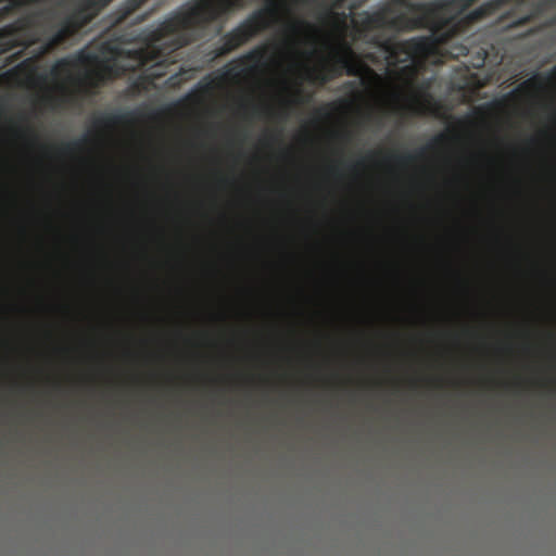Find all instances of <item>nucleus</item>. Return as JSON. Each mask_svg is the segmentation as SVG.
<instances>
[{
    "instance_id": "1",
    "label": "nucleus",
    "mask_w": 556,
    "mask_h": 556,
    "mask_svg": "<svg viewBox=\"0 0 556 556\" xmlns=\"http://www.w3.org/2000/svg\"><path fill=\"white\" fill-rule=\"evenodd\" d=\"M374 13H364L352 22L365 33H376L375 43L394 61H425L466 58L468 68L483 67L489 46L473 34V26L492 9L505 2H484L466 12L473 2H384Z\"/></svg>"
},
{
    "instance_id": "2",
    "label": "nucleus",
    "mask_w": 556,
    "mask_h": 556,
    "mask_svg": "<svg viewBox=\"0 0 556 556\" xmlns=\"http://www.w3.org/2000/svg\"><path fill=\"white\" fill-rule=\"evenodd\" d=\"M71 13L62 15L58 8L31 12L0 28V54L21 48L5 59L10 64L20 59L24 50L42 42L53 49L79 34L109 2H77Z\"/></svg>"
},
{
    "instance_id": "3",
    "label": "nucleus",
    "mask_w": 556,
    "mask_h": 556,
    "mask_svg": "<svg viewBox=\"0 0 556 556\" xmlns=\"http://www.w3.org/2000/svg\"><path fill=\"white\" fill-rule=\"evenodd\" d=\"M191 3L193 5L178 10L151 31L147 51H140L142 62H173L177 50L204 38L214 23L219 30L225 15L242 2Z\"/></svg>"
},
{
    "instance_id": "4",
    "label": "nucleus",
    "mask_w": 556,
    "mask_h": 556,
    "mask_svg": "<svg viewBox=\"0 0 556 556\" xmlns=\"http://www.w3.org/2000/svg\"><path fill=\"white\" fill-rule=\"evenodd\" d=\"M265 8L260 9L249 15L231 31L225 34L220 41L222 45L216 49V55L222 56L230 53L240 46L244 45L255 35L269 29L279 22L275 7L278 4H299L300 2H263ZM332 9L343 8L344 2H320Z\"/></svg>"
},
{
    "instance_id": "5",
    "label": "nucleus",
    "mask_w": 556,
    "mask_h": 556,
    "mask_svg": "<svg viewBox=\"0 0 556 556\" xmlns=\"http://www.w3.org/2000/svg\"><path fill=\"white\" fill-rule=\"evenodd\" d=\"M270 54V47L268 45L260 46L227 65L224 71V77L238 80L242 76L257 71L265 64L267 55Z\"/></svg>"
},
{
    "instance_id": "6",
    "label": "nucleus",
    "mask_w": 556,
    "mask_h": 556,
    "mask_svg": "<svg viewBox=\"0 0 556 556\" xmlns=\"http://www.w3.org/2000/svg\"><path fill=\"white\" fill-rule=\"evenodd\" d=\"M351 49H346V53H334L332 62L327 63L320 71L314 75V79L320 85H325L331 79L341 76L345 72L350 76L358 74L356 65L351 60Z\"/></svg>"
},
{
    "instance_id": "7",
    "label": "nucleus",
    "mask_w": 556,
    "mask_h": 556,
    "mask_svg": "<svg viewBox=\"0 0 556 556\" xmlns=\"http://www.w3.org/2000/svg\"><path fill=\"white\" fill-rule=\"evenodd\" d=\"M447 139H448V135L445 132H442V134H439L435 137H433L427 146L418 149L414 153H405V154L392 153L388 156V159L390 161L395 162L396 164H400V165H408V164L415 162L417 159L424 157L428 151L434 150V149L443 146L447 141Z\"/></svg>"
},
{
    "instance_id": "8",
    "label": "nucleus",
    "mask_w": 556,
    "mask_h": 556,
    "mask_svg": "<svg viewBox=\"0 0 556 556\" xmlns=\"http://www.w3.org/2000/svg\"><path fill=\"white\" fill-rule=\"evenodd\" d=\"M134 118L132 112L127 113H105L100 114L92 119V127L96 129L112 128L121 124H126Z\"/></svg>"
},
{
    "instance_id": "9",
    "label": "nucleus",
    "mask_w": 556,
    "mask_h": 556,
    "mask_svg": "<svg viewBox=\"0 0 556 556\" xmlns=\"http://www.w3.org/2000/svg\"><path fill=\"white\" fill-rule=\"evenodd\" d=\"M87 141L88 137L84 136L80 139L62 143L60 147H58V151L63 155L73 154L80 150L87 143Z\"/></svg>"
},
{
    "instance_id": "10",
    "label": "nucleus",
    "mask_w": 556,
    "mask_h": 556,
    "mask_svg": "<svg viewBox=\"0 0 556 556\" xmlns=\"http://www.w3.org/2000/svg\"><path fill=\"white\" fill-rule=\"evenodd\" d=\"M29 2H0V23L9 18L11 15L16 14L22 4Z\"/></svg>"
},
{
    "instance_id": "11",
    "label": "nucleus",
    "mask_w": 556,
    "mask_h": 556,
    "mask_svg": "<svg viewBox=\"0 0 556 556\" xmlns=\"http://www.w3.org/2000/svg\"><path fill=\"white\" fill-rule=\"evenodd\" d=\"M71 62L67 59L59 60L51 68V75L54 78H60L70 73Z\"/></svg>"
},
{
    "instance_id": "12",
    "label": "nucleus",
    "mask_w": 556,
    "mask_h": 556,
    "mask_svg": "<svg viewBox=\"0 0 556 556\" xmlns=\"http://www.w3.org/2000/svg\"><path fill=\"white\" fill-rule=\"evenodd\" d=\"M280 137H281L280 131L266 132L262 139V143L264 146H270L273 143H277L280 141Z\"/></svg>"
},
{
    "instance_id": "13",
    "label": "nucleus",
    "mask_w": 556,
    "mask_h": 556,
    "mask_svg": "<svg viewBox=\"0 0 556 556\" xmlns=\"http://www.w3.org/2000/svg\"><path fill=\"white\" fill-rule=\"evenodd\" d=\"M16 134L20 137H28L33 143L38 142V136L29 127H18Z\"/></svg>"
},
{
    "instance_id": "14",
    "label": "nucleus",
    "mask_w": 556,
    "mask_h": 556,
    "mask_svg": "<svg viewBox=\"0 0 556 556\" xmlns=\"http://www.w3.org/2000/svg\"><path fill=\"white\" fill-rule=\"evenodd\" d=\"M29 62L30 60H24L22 61L20 64H17L16 66H14L13 68H11L8 73L12 76H16V75H20L21 73H23L26 67L29 65Z\"/></svg>"
},
{
    "instance_id": "15",
    "label": "nucleus",
    "mask_w": 556,
    "mask_h": 556,
    "mask_svg": "<svg viewBox=\"0 0 556 556\" xmlns=\"http://www.w3.org/2000/svg\"><path fill=\"white\" fill-rule=\"evenodd\" d=\"M350 5L348 7L351 11H354V10H357L359 8H362V4H364L365 2H356V1H353V2H349Z\"/></svg>"
},
{
    "instance_id": "16",
    "label": "nucleus",
    "mask_w": 556,
    "mask_h": 556,
    "mask_svg": "<svg viewBox=\"0 0 556 556\" xmlns=\"http://www.w3.org/2000/svg\"><path fill=\"white\" fill-rule=\"evenodd\" d=\"M534 85V80L533 79H528L526 80L525 83L521 84V88H530Z\"/></svg>"
},
{
    "instance_id": "17",
    "label": "nucleus",
    "mask_w": 556,
    "mask_h": 556,
    "mask_svg": "<svg viewBox=\"0 0 556 556\" xmlns=\"http://www.w3.org/2000/svg\"><path fill=\"white\" fill-rule=\"evenodd\" d=\"M130 4H134V7L131 8L132 11H136L137 9L140 8V4H143L144 2H138V1H135V2H129Z\"/></svg>"
},
{
    "instance_id": "18",
    "label": "nucleus",
    "mask_w": 556,
    "mask_h": 556,
    "mask_svg": "<svg viewBox=\"0 0 556 556\" xmlns=\"http://www.w3.org/2000/svg\"><path fill=\"white\" fill-rule=\"evenodd\" d=\"M341 137H342L345 141H350V139H351V134H350V132H344V134H342V136H341Z\"/></svg>"
},
{
    "instance_id": "19",
    "label": "nucleus",
    "mask_w": 556,
    "mask_h": 556,
    "mask_svg": "<svg viewBox=\"0 0 556 556\" xmlns=\"http://www.w3.org/2000/svg\"><path fill=\"white\" fill-rule=\"evenodd\" d=\"M316 113H317L318 115H320V116H325V115H326V112H325V110H324V109H318V110L316 111Z\"/></svg>"
},
{
    "instance_id": "20",
    "label": "nucleus",
    "mask_w": 556,
    "mask_h": 556,
    "mask_svg": "<svg viewBox=\"0 0 556 556\" xmlns=\"http://www.w3.org/2000/svg\"><path fill=\"white\" fill-rule=\"evenodd\" d=\"M356 165H357V166H363V165H364V159H363V160H361V161H358V162L356 163Z\"/></svg>"
},
{
    "instance_id": "21",
    "label": "nucleus",
    "mask_w": 556,
    "mask_h": 556,
    "mask_svg": "<svg viewBox=\"0 0 556 556\" xmlns=\"http://www.w3.org/2000/svg\"><path fill=\"white\" fill-rule=\"evenodd\" d=\"M379 153H380V152H371V153L369 154V157H372V156H375V155H377V154H379Z\"/></svg>"
},
{
    "instance_id": "22",
    "label": "nucleus",
    "mask_w": 556,
    "mask_h": 556,
    "mask_svg": "<svg viewBox=\"0 0 556 556\" xmlns=\"http://www.w3.org/2000/svg\"><path fill=\"white\" fill-rule=\"evenodd\" d=\"M55 3H56V4H63L64 2L58 1V2H55Z\"/></svg>"
}]
</instances>
